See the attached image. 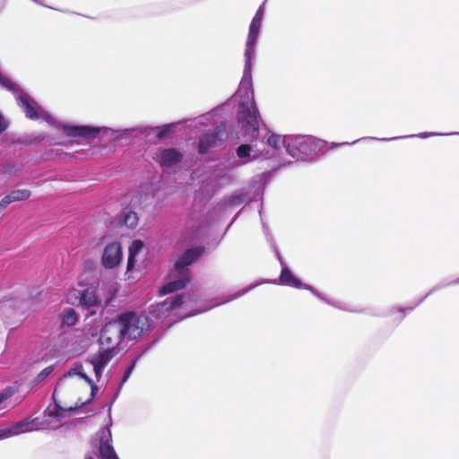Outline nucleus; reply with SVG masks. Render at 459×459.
I'll return each instance as SVG.
<instances>
[{"instance_id":"obj_1","label":"nucleus","mask_w":459,"mask_h":459,"mask_svg":"<svg viewBox=\"0 0 459 459\" xmlns=\"http://www.w3.org/2000/svg\"><path fill=\"white\" fill-rule=\"evenodd\" d=\"M264 3L256 11L249 26L248 35L244 53L245 67L243 76L239 83L237 94L241 99V106L250 105L247 109L239 112L238 122L244 130V134L250 138H256L258 135L259 124L257 120V109L254 106V91L252 82V60L255 54V46L258 34L262 26L264 17Z\"/></svg>"},{"instance_id":"obj_2","label":"nucleus","mask_w":459,"mask_h":459,"mask_svg":"<svg viewBox=\"0 0 459 459\" xmlns=\"http://www.w3.org/2000/svg\"><path fill=\"white\" fill-rule=\"evenodd\" d=\"M204 248L198 247L187 249L176 261L174 266L168 273V281L159 289L160 296L185 289L190 282L187 266L196 261L204 253Z\"/></svg>"},{"instance_id":"obj_3","label":"nucleus","mask_w":459,"mask_h":459,"mask_svg":"<svg viewBox=\"0 0 459 459\" xmlns=\"http://www.w3.org/2000/svg\"><path fill=\"white\" fill-rule=\"evenodd\" d=\"M238 296L239 295H235L233 298H230L229 299H219L216 300V302H214L209 306H205L201 308H196L194 311H189V309H192L194 307L193 300L189 297L177 295L170 299H167L162 303L157 305L151 311V313L157 319H163V318L168 317L172 312H175L178 309H182L183 314L178 313V315H180L182 317H186V316H195L196 314L207 311V310H209L212 307H215L217 306L225 304L230 300H232L233 299H237Z\"/></svg>"},{"instance_id":"obj_4","label":"nucleus","mask_w":459,"mask_h":459,"mask_svg":"<svg viewBox=\"0 0 459 459\" xmlns=\"http://www.w3.org/2000/svg\"><path fill=\"white\" fill-rule=\"evenodd\" d=\"M78 286L82 289L72 288L66 293L65 300L68 304L74 307H81L83 309L98 307L100 304L95 287L87 286L82 277L78 278Z\"/></svg>"},{"instance_id":"obj_5","label":"nucleus","mask_w":459,"mask_h":459,"mask_svg":"<svg viewBox=\"0 0 459 459\" xmlns=\"http://www.w3.org/2000/svg\"><path fill=\"white\" fill-rule=\"evenodd\" d=\"M125 338L134 340L141 337L150 328V319L145 315L126 312L117 316Z\"/></svg>"},{"instance_id":"obj_6","label":"nucleus","mask_w":459,"mask_h":459,"mask_svg":"<svg viewBox=\"0 0 459 459\" xmlns=\"http://www.w3.org/2000/svg\"><path fill=\"white\" fill-rule=\"evenodd\" d=\"M17 105L22 109L27 118L30 120L42 119L48 125H54V117L44 110L36 100L23 91L15 98Z\"/></svg>"},{"instance_id":"obj_7","label":"nucleus","mask_w":459,"mask_h":459,"mask_svg":"<svg viewBox=\"0 0 459 459\" xmlns=\"http://www.w3.org/2000/svg\"><path fill=\"white\" fill-rule=\"evenodd\" d=\"M125 339L118 318L108 322L102 327L100 335V344L101 347L112 349L116 351L117 347Z\"/></svg>"},{"instance_id":"obj_8","label":"nucleus","mask_w":459,"mask_h":459,"mask_svg":"<svg viewBox=\"0 0 459 459\" xmlns=\"http://www.w3.org/2000/svg\"><path fill=\"white\" fill-rule=\"evenodd\" d=\"M123 259V247L117 239H106L104 241L101 264L108 270L117 267Z\"/></svg>"},{"instance_id":"obj_9","label":"nucleus","mask_w":459,"mask_h":459,"mask_svg":"<svg viewBox=\"0 0 459 459\" xmlns=\"http://www.w3.org/2000/svg\"><path fill=\"white\" fill-rule=\"evenodd\" d=\"M316 148V140L310 135H299L291 137L287 147V155L299 160L309 155Z\"/></svg>"},{"instance_id":"obj_10","label":"nucleus","mask_w":459,"mask_h":459,"mask_svg":"<svg viewBox=\"0 0 459 459\" xmlns=\"http://www.w3.org/2000/svg\"><path fill=\"white\" fill-rule=\"evenodd\" d=\"M115 355L116 351L112 349L100 347L97 353L89 358L88 361L92 366L97 382L100 380L104 368L108 365Z\"/></svg>"},{"instance_id":"obj_11","label":"nucleus","mask_w":459,"mask_h":459,"mask_svg":"<svg viewBox=\"0 0 459 459\" xmlns=\"http://www.w3.org/2000/svg\"><path fill=\"white\" fill-rule=\"evenodd\" d=\"M65 134L71 137H83V138H95L101 132L108 133L110 129L108 127H95L90 126H61Z\"/></svg>"},{"instance_id":"obj_12","label":"nucleus","mask_w":459,"mask_h":459,"mask_svg":"<svg viewBox=\"0 0 459 459\" xmlns=\"http://www.w3.org/2000/svg\"><path fill=\"white\" fill-rule=\"evenodd\" d=\"M267 144L273 149V152L269 153V151H267L264 155L268 157H263V159L279 158L285 161L284 154H287V147H289L285 136L271 134L267 138ZM286 162L290 161L286 160Z\"/></svg>"},{"instance_id":"obj_13","label":"nucleus","mask_w":459,"mask_h":459,"mask_svg":"<svg viewBox=\"0 0 459 459\" xmlns=\"http://www.w3.org/2000/svg\"><path fill=\"white\" fill-rule=\"evenodd\" d=\"M280 262L281 264V273L280 275V281L282 285L293 287V288H297V289L308 290L319 299L328 303V301L325 299H324L320 294H318L310 286H307V285L304 286L301 283V281L292 274L290 270L286 265L283 264V262L281 261V259H280Z\"/></svg>"},{"instance_id":"obj_14","label":"nucleus","mask_w":459,"mask_h":459,"mask_svg":"<svg viewBox=\"0 0 459 459\" xmlns=\"http://www.w3.org/2000/svg\"><path fill=\"white\" fill-rule=\"evenodd\" d=\"M226 138V133L220 127L212 132L204 134L199 142V152L205 153L211 148L217 147Z\"/></svg>"},{"instance_id":"obj_15","label":"nucleus","mask_w":459,"mask_h":459,"mask_svg":"<svg viewBox=\"0 0 459 459\" xmlns=\"http://www.w3.org/2000/svg\"><path fill=\"white\" fill-rule=\"evenodd\" d=\"M153 159L162 167L170 168L178 163L182 159V154L173 148L160 150Z\"/></svg>"},{"instance_id":"obj_16","label":"nucleus","mask_w":459,"mask_h":459,"mask_svg":"<svg viewBox=\"0 0 459 459\" xmlns=\"http://www.w3.org/2000/svg\"><path fill=\"white\" fill-rule=\"evenodd\" d=\"M100 455L101 459H118L111 446V431L108 426L100 429Z\"/></svg>"},{"instance_id":"obj_17","label":"nucleus","mask_w":459,"mask_h":459,"mask_svg":"<svg viewBox=\"0 0 459 459\" xmlns=\"http://www.w3.org/2000/svg\"><path fill=\"white\" fill-rule=\"evenodd\" d=\"M237 156L243 160V163L246 164L252 160L268 157L267 155H264V152H259L255 149V145H248V144H241L237 148L236 151Z\"/></svg>"},{"instance_id":"obj_18","label":"nucleus","mask_w":459,"mask_h":459,"mask_svg":"<svg viewBox=\"0 0 459 459\" xmlns=\"http://www.w3.org/2000/svg\"><path fill=\"white\" fill-rule=\"evenodd\" d=\"M73 376H78L82 379H83L91 386V394H93L95 393V391L97 390V386L93 383V381L84 373L83 366L81 362H75L73 368H71L69 371L64 375L60 383L65 381L66 378L71 377Z\"/></svg>"},{"instance_id":"obj_19","label":"nucleus","mask_w":459,"mask_h":459,"mask_svg":"<svg viewBox=\"0 0 459 459\" xmlns=\"http://www.w3.org/2000/svg\"><path fill=\"white\" fill-rule=\"evenodd\" d=\"M29 421L23 420L17 422L10 428L0 429V440H4L11 437L27 432L28 429L25 428L29 427Z\"/></svg>"},{"instance_id":"obj_20","label":"nucleus","mask_w":459,"mask_h":459,"mask_svg":"<svg viewBox=\"0 0 459 459\" xmlns=\"http://www.w3.org/2000/svg\"><path fill=\"white\" fill-rule=\"evenodd\" d=\"M143 242L136 239L132 242V244L129 247V255H128V260H127V272H130L133 270L134 264H135V257L137 255L142 251L143 248Z\"/></svg>"},{"instance_id":"obj_21","label":"nucleus","mask_w":459,"mask_h":459,"mask_svg":"<svg viewBox=\"0 0 459 459\" xmlns=\"http://www.w3.org/2000/svg\"><path fill=\"white\" fill-rule=\"evenodd\" d=\"M31 192L29 189H15L5 195L10 204L14 202L24 201L30 198Z\"/></svg>"},{"instance_id":"obj_22","label":"nucleus","mask_w":459,"mask_h":459,"mask_svg":"<svg viewBox=\"0 0 459 459\" xmlns=\"http://www.w3.org/2000/svg\"><path fill=\"white\" fill-rule=\"evenodd\" d=\"M0 85L3 88L6 89L7 91L13 92V94L14 95V98H16L17 95H19V93L22 91V90L20 89V87L16 83L12 82L8 77L3 75L1 73H0Z\"/></svg>"},{"instance_id":"obj_23","label":"nucleus","mask_w":459,"mask_h":459,"mask_svg":"<svg viewBox=\"0 0 459 459\" xmlns=\"http://www.w3.org/2000/svg\"><path fill=\"white\" fill-rule=\"evenodd\" d=\"M78 321V316L74 309H65L62 315V324L67 326L74 325Z\"/></svg>"},{"instance_id":"obj_24","label":"nucleus","mask_w":459,"mask_h":459,"mask_svg":"<svg viewBox=\"0 0 459 459\" xmlns=\"http://www.w3.org/2000/svg\"><path fill=\"white\" fill-rule=\"evenodd\" d=\"M17 170V166L13 162H6L0 167V173L5 176L13 175Z\"/></svg>"},{"instance_id":"obj_25","label":"nucleus","mask_w":459,"mask_h":459,"mask_svg":"<svg viewBox=\"0 0 459 459\" xmlns=\"http://www.w3.org/2000/svg\"><path fill=\"white\" fill-rule=\"evenodd\" d=\"M124 221L128 227H131V228L134 227L138 222V216H137L136 212H132V211L128 212L125 215Z\"/></svg>"},{"instance_id":"obj_26","label":"nucleus","mask_w":459,"mask_h":459,"mask_svg":"<svg viewBox=\"0 0 459 459\" xmlns=\"http://www.w3.org/2000/svg\"><path fill=\"white\" fill-rule=\"evenodd\" d=\"M136 360H137V359H134L132 361V363L130 364V366L124 372L123 378H122V381L120 383V386L123 385L128 380L130 376L132 375V373L134 371V368L135 367V364H136Z\"/></svg>"},{"instance_id":"obj_27","label":"nucleus","mask_w":459,"mask_h":459,"mask_svg":"<svg viewBox=\"0 0 459 459\" xmlns=\"http://www.w3.org/2000/svg\"><path fill=\"white\" fill-rule=\"evenodd\" d=\"M53 369H54L53 366H48V367L45 368L44 369H42L39 373L37 378L39 380H43L45 377H47L53 371Z\"/></svg>"},{"instance_id":"obj_28","label":"nucleus","mask_w":459,"mask_h":459,"mask_svg":"<svg viewBox=\"0 0 459 459\" xmlns=\"http://www.w3.org/2000/svg\"><path fill=\"white\" fill-rule=\"evenodd\" d=\"M169 128H170V126L169 125H166V126H163L162 127H157V137L158 138H162L164 135H166L169 132Z\"/></svg>"},{"instance_id":"obj_29","label":"nucleus","mask_w":459,"mask_h":459,"mask_svg":"<svg viewBox=\"0 0 459 459\" xmlns=\"http://www.w3.org/2000/svg\"><path fill=\"white\" fill-rule=\"evenodd\" d=\"M10 204L5 195L0 200V213Z\"/></svg>"},{"instance_id":"obj_30","label":"nucleus","mask_w":459,"mask_h":459,"mask_svg":"<svg viewBox=\"0 0 459 459\" xmlns=\"http://www.w3.org/2000/svg\"><path fill=\"white\" fill-rule=\"evenodd\" d=\"M434 135H437V134H434V133H422V134H417L416 136L418 137H420V138H428V137H430V136H434Z\"/></svg>"},{"instance_id":"obj_31","label":"nucleus","mask_w":459,"mask_h":459,"mask_svg":"<svg viewBox=\"0 0 459 459\" xmlns=\"http://www.w3.org/2000/svg\"><path fill=\"white\" fill-rule=\"evenodd\" d=\"M359 140H360V139H358V140L353 141V142H351V143H347V142H345V143H337V144H335V143H332V146L333 147V146H340V145H350V144H354V143H356L357 142H359Z\"/></svg>"},{"instance_id":"obj_32","label":"nucleus","mask_w":459,"mask_h":459,"mask_svg":"<svg viewBox=\"0 0 459 459\" xmlns=\"http://www.w3.org/2000/svg\"><path fill=\"white\" fill-rule=\"evenodd\" d=\"M9 397L8 394L0 393V404Z\"/></svg>"},{"instance_id":"obj_33","label":"nucleus","mask_w":459,"mask_h":459,"mask_svg":"<svg viewBox=\"0 0 459 459\" xmlns=\"http://www.w3.org/2000/svg\"><path fill=\"white\" fill-rule=\"evenodd\" d=\"M399 137H394V138H381L380 140L381 141H390V140H394V139H398Z\"/></svg>"},{"instance_id":"obj_34","label":"nucleus","mask_w":459,"mask_h":459,"mask_svg":"<svg viewBox=\"0 0 459 459\" xmlns=\"http://www.w3.org/2000/svg\"><path fill=\"white\" fill-rule=\"evenodd\" d=\"M85 459H94L91 455H87Z\"/></svg>"},{"instance_id":"obj_35","label":"nucleus","mask_w":459,"mask_h":459,"mask_svg":"<svg viewBox=\"0 0 459 459\" xmlns=\"http://www.w3.org/2000/svg\"><path fill=\"white\" fill-rule=\"evenodd\" d=\"M453 283H459V279L455 281H453Z\"/></svg>"},{"instance_id":"obj_36","label":"nucleus","mask_w":459,"mask_h":459,"mask_svg":"<svg viewBox=\"0 0 459 459\" xmlns=\"http://www.w3.org/2000/svg\"><path fill=\"white\" fill-rule=\"evenodd\" d=\"M53 126H56V127H58V125H56V121L54 120V125Z\"/></svg>"},{"instance_id":"obj_37","label":"nucleus","mask_w":459,"mask_h":459,"mask_svg":"<svg viewBox=\"0 0 459 459\" xmlns=\"http://www.w3.org/2000/svg\"><path fill=\"white\" fill-rule=\"evenodd\" d=\"M56 390H54L53 397L56 395Z\"/></svg>"},{"instance_id":"obj_38","label":"nucleus","mask_w":459,"mask_h":459,"mask_svg":"<svg viewBox=\"0 0 459 459\" xmlns=\"http://www.w3.org/2000/svg\"><path fill=\"white\" fill-rule=\"evenodd\" d=\"M56 390H54L53 397L56 395Z\"/></svg>"},{"instance_id":"obj_39","label":"nucleus","mask_w":459,"mask_h":459,"mask_svg":"<svg viewBox=\"0 0 459 459\" xmlns=\"http://www.w3.org/2000/svg\"><path fill=\"white\" fill-rule=\"evenodd\" d=\"M453 134H459V133H454Z\"/></svg>"},{"instance_id":"obj_40","label":"nucleus","mask_w":459,"mask_h":459,"mask_svg":"<svg viewBox=\"0 0 459 459\" xmlns=\"http://www.w3.org/2000/svg\"><path fill=\"white\" fill-rule=\"evenodd\" d=\"M34 2H37V0H33Z\"/></svg>"}]
</instances>
